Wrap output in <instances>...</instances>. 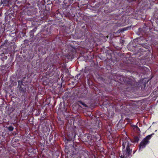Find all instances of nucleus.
Masks as SVG:
<instances>
[{"instance_id": "2", "label": "nucleus", "mask_w": 158, "mask_h": 158, "mask_svg": "<svg viewBox=\"0 0 158 158\" xmlns=\"http://www.w3.org/2000/svg\"><path fill=\"white\" fill-rule=\"evenodd\" d=\"M151 135H148L139 144V150L145 147L146 145L149 143V140L151 138Z\"/></svg>"}, {"instance_id": "1", "label": "nucleus", "mask_w": 158, "mask_h": 158, "mask_svg": "<svg viewBox=\"0 0 158 158\" xmlns=\"http://www.w3.org/2000/svg\"><path fill=\"white\" fill-rule=\"evenodd\" d=\"M130 145L129 142L127 139H126L123 140L122 144L123 148L124 149L126 148V152L127 155L126 156L125 155L121 156H120L121 158H124V157L128 156L130 154H131V150L129 148Z\"/></svg>"}, {"instance_id": "5", "label": "nucleus", "mask_w": 158, "mask_h": 158, "mask_svg": "<svg viewBox=\"0 0 158 158\" xmlns=\"http://www.w3.org/2000/svg\"><path fill=\"white\" fill-rule=\"evenodd\" d=\"M81 103L82 105L83 106H85V107H87V106L85 104V103H83V102H81Z\"/></svg>"}, {"instance_id": "4", "label": "nucleus", "mask_w": 158, "mask_h": 158, "mask_svg": "<svg viewBox=\"0 0 158 158\" xmlns=\"http://www.w3.org/2000/svg\"><path fill=\"white\" fill-rule=\"evenodd\" d=\"M13 129V127L12 126H10L8 127V129L10 131H12Z\"/></svg>"}, {"instance_id": "3", "label": "nucleus", "mask_w": 158, "mask_h": 158, "mask_svg": "<svg viewBox=\"0 0 158 158\" xmlns=\"http://www.w3.org/2000/svg\"><path fill=\"white\" fill-rule=\"evenodd\" d=\"M9 0H1V2L2 4L6 5L8 3Z\"/></svg>"}, {"instance_id": "6", "label": "nucleus", "mask_w": 158, "mask_h": 158, "mask_svg": "<svg viewBox=\"0 0 158 158\" xmlns=\"http://www.w3.org/2000/svg\"><path fill=\"white\" fill-rule=\"evenodd\" d=\"M138 138L137 137H136L135 138V141H138Z\"/></svg>"}]
</instances>
